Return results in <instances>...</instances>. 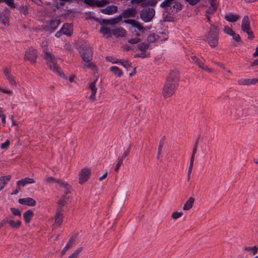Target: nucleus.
<instances>
[{"mask_svg":"<svg viewBox=\"0 0 258 258\" xmlns=\"http://www.w3.org/2000/svg\"><path fill=\"white\" fill-rule=\"evenodd\" d=\"M135 28L138 29L142 33H144L148 29H149V28H146V27H143L142 24L139 23H138L136 27Z\"/></svg>","mask_w":258,"mask_h":258,"instance_id":"obj_43","label":"nucleus"},{"mask_svg":"<svg viewBox=\"0 0 258 258\" xmlns=\"http://www.w3.org/2000/svg\"><path fill=\"white\" fill-rule=\"evenodd\" d=\"M202 70L209 73H212L213 72V70L212 69H210L207 66H205V65L204 66V67L202 68Z\"/></svg>","mask_w":258,"mask_h":258,"instance_id":"obj_63","label":"nucleus"},{"mask_svg":"<svg viewBox=\"0 0 258 258\" xmlns=\"http://www.w3.org/2000/svg\"><path fill=\"white\" fill-rule=\"evenodd\" d=\"M219 33V26L214 24H211L208 34L206 35V40L211 47H215L218 45Z\"/></svg>","mask_w":258,"mask_h":258,"instance_id":"obj_3","label":"nucleus"},{"mask_svg":"<svg viewBox=\"0 0 258 258\" xmlns=\"http://www.w3.org/2000/svg\"><path fill=\"white\" fill-rule=\"evenodd\" d=\"M231 36H232L233 39L234 40L235 42L238 43L242 42L240 35L238 34H236L234 32Z\"/></svg>","mask_w":258,"mask_h":258,"instance_id":"obj_42","label":"nucleus"},{"mask_svg":"<svg viewBox=\"0 0 258 258\" xmlns=\"http://www.w3.org/2000/svg\"><path fill=\"white\" fill-rule=\"evenodd\" d=\"M44 58L46 60L47 64L50 70L59 74L60 76L62 77H64V74L60 72V68H59L56 63V60L54 55L45 51L44 52Z\"/></svg>","mask_w":258,"mask_h":258,"instance_id":"obj_4","label":"nucleus"},{"mask_svg":"<svg viewBox=\"0 0 258 258\" xmlns=\"http://www.w3.org/2000/svg\"><path fill=\"white\" fill-rule=\"evenodd\" d=\"M194 160H195V158L190 157V163H189V165L188 166V171H189V172L192 171Z\"/></svg>","mask_w":258,"mask_h":258,"instance_id":"obj_55","label":"nucleus"},{"mask_svg":"<svg viewBox=\"0 0 258 258\" xmlns=\"http://www.w3.org/2000/svg\"><path fill=\"white\" fill-rule=\"evenodd\" d=\"M100 32L106 38H109L112 37L113 30L108 26H102L100 28Z\"/></svg>","mask_w":258,"mask_h":258,"instance_id":"obj_13","label":"nucleus"},{"mask_svg":"<svg viewBox=\"0 0 258 258\" xmlns=\"http://www.w3.org/2000/svg\"><path fill=\"white\" fill-rule=\"evenodd\" d=\"M19 203L20 204L29 206H34L36 204V201L31 198H26L19 199Z\"/></svg>","mask_w":258,"mask_h":258,"instance_id":"obj_15","label":"nucleus"},{"mask_svg":"<svg viewBox=\"0 0 258 258\" xmlns=\"http://www.w3.org/2000/svg\"><path fill=\"white\" fill-rule=\"evenodd\" d=\"M46 180L48 183H56L60 187H63L66 190V194H67L69 191L70 186L66 182L61 180V179H55L52 176H48L46 177Z\"/></svg>","mask_w":258,"mask_h":258,"instance_id":"obj_6","label":"nucleus"},{"mask_svg":"<svg viewBox=\"0 0 258 258\" xmlns=\"http://www.w3.org/2000/svg\"><path fill=\"white\" fill-rule=\"evenodd\" d=\"M164 144L159 143L158 148V153H157V158L159 159L160 156V154L162 152V149L163 147Z\"/></svg>","mask_w":258,"mask_h":258,"instance_id":"obj_53","label":"nucleus"},{"mask_svg":"<svg viewBox=\"0 0 258 258\" xmlns=\"http://www.w3.org/2000/svg\"><path fill=\"white\" fill-rule=\"evenodd\" d=\"M255 66H258V58L254 60L250 64L251 67H254Z\"/></svg>","mask_w":258,"mask_h":258,"instance_id":"obj_64","label":"nucleus"},{"mask_svg":"<svg viewBox=\"0 0 258 258\" xmlns=\"http://www.w3.org/2000/svg\"><path fill=\"white\" fill-rule=\"evenodd\" d=\"M8 14L6 13H0V21L2 24L6 25L8 24Z\"/></svg>","mask_w":258,"mask_h":258,"instance_id":"obj_30","label":"nucleus"},{"mask_svg":"<svg viewBox=\"0 0 258 258\" xmlns=\"http://www.w3.org/2000/svg\"><path fill=\"white\" fill-rule=\"evenodd\" d=\"M63 30V29H60L58 32H57L55 33V36L56 37H59L60 36H61V35L63 34V33H62Z\"/></svg>","mask_w":258,"mask_h":258,"instance_id":"obj_62","label":"nucleus"},{"mask_svg":"<svg viewBox=\"0 0 258 258\" xmlns=\"http://www.w3.org/2000/svg\"><path fill=\"white\" fill-rule=\"evenodd\" d=\"M174 2H175V0H165L160 3V6L164 8L170 7L171 5L174 3Z\"/></svg>","mask_w":258,"mask_h":258,"instance_id":"obj_31","label":"nucleus"},{"mask_svg":"<svg viewBox=\"0 0 258 258\" xmlns=\"http://www.w3.org/2000/svg\"><path fill=\"white\" fill-rule=\"evenodd\" d=\"M91 170L88 168H83L79 173V183L83 184L89 178Z\"/></svg>","mask_w":258,"mask_h":258,"instance_id":"obj_10","label":"nucleus"},{"mask_svg":"<svg viewBox=\"0 0 258 258\" xmlns=\"http://www.w3.org/2000/svg\"><path fill=\"white\" fill-rule=\"evenodd\" d=\"M241 30L243 32H247L251 30L249 17L245 16L242 20Z\"/></svg>","mask_w":258,"mask_h":258,"instance_id":"obj_12","label":"nucleus"},{"mask_svg":"<svg viewBox=\"0 0 258 258\" xmlns=\"http://www.w3.org/2000/svg\"><path fill=\"white\" fill-rule=\"evenodd\" d=\"M88 5L91 7H101L108 4L111 0H86Z\"/></svg>","mask_w":258,"mask_h":258,"instance_id":"obj_11","label":"nucleus"},{"mask_svg":"<svg viewBox=\"0 0 258 258\" xmlns=\"http://www.w3.org/2000/svg\"><path fill=\"white\" fill-rule=\"evenodd\" d=\"M95 85H96L95 81L92 82L90 85V89L91 91V95L90 96V98L93 100L95 99V95L97 92V88L96 87Z\"/></svg>","mask_w":258,"mask_h":258,"instance_id":"obj_26","label":"nucleus"},{"mask_svg":"<svg viewBox=\"0 0 258 258\" xmlns=\"http://www.w3.org/2000/svg\"><path fill=\"white\" fill-rule=\"evenodd\" d=\"M81 57L84 61L83 68H87L92 71H96V66L91 62L93 56V51L89 46L85 47L80 52Z\"/></svg>","mask_w":258,"mask_h":258,"instance_id":"obj_2","label":"nucleus"},{"mask_svg":"<svg viewBox=\"0 0 258 258\" xmlns=\"http://www.w3.org/2000/svg\"><path fill=\"white\" fill-rule=\"evenodd\" d=\"M10 145V142L9 140H7L4 143L1 145V148L4 150H7L8 149Z\"/></svg>","mask_w":258,"mask_h":258,"instance_id":"obj_46","label":"nucleus"},{"mask_svg":"<svg viewBox=\"0 0 258 258\" xmlns=\"http://www.w3.org/2000/svg\"><path fill=\"white\" fill-rule=\"evenodd\" d=\"M123 22H124L125 23H127V24H131L132 26V27H134V28L136 27V26L137 25V24L139 23V22H138L137 21H136L134 19H126V20H124Z\"/></svg>","mask_w":258,"mask_h":258,"instance_id":"obj_40","label":"nucleus"},{"mask_svg":"<svg viewBox=\"0 0 258 258\" xmlns=\"http://www.w3.org/2000/svg\"><path fill=\"white\" fill-rule=\"evenodd\" d=\"M11 179V176H5L0 177V191L2 190L5 185L7 184L8 181Z\"/></svg>","mask_w":258,"mask_h":258,"instance_id":"obj_24","label":"nucleus"},{"mask_svg":"<svg viewBox=\"0 0 258 258\" xmlns=\"http://www.w3.org/2000/svg\"><path fill=\"white\" fill-rule=\"evenodd\" d=\"M37 50L32 48H28L25 52V59L34 63L37 57Z\"/></svg>","mask_w":258,"mask_h":258,"instance_id":"obj_7","label":"nucleus"},{"mask_svg":"<svg viewBox=\"0 0 258 258\" xmlns=\"http://www.w3.org/2000/svg\"><path fill=\"white\" fill-rule=\"evenodd\" d=\"M257 83L256 78L253 79H241L238 80V84L239 85H249L255 84Z\"/></svg>","mask_w":258,"mask_h":258,"instance_id":"obj_16","label":"nucleus"},{"mask_svg":"<svg viewBox=\"0 0 258 258\" xmlns=\"http://www.w3.org/2000/svg\"><path fill=\"white\" fill-rule=\"evenodd\" d=\"M149 54L148 55H147L146 54V51H141V53L136 54L134 57H141L142 58H144L146 57H149Z\"/></svg>","mask_w":258,"mask_h":258,"instance_id":"obj_45","label":"nucleus"},{"mask_svg":"<svg viewBox=\"0 0 258 258\" xmlns=\"http://www.w3.org/2000/svg\"><path fill=\"white\" fill-rule=\"evenodd\" d=\"M155 15V11L153 8L144 9L140 12V18L144 22H149L152 21Z\"/></svg>","mask_w":258,"mask_h":258,"instance_id":"obj_5","label":"nucleus"},{"mask_svg":"<svg viewBox=\"0 0 258 258\" xmlns=\"http://www.w3.org/2000/svg\"><path fill=\"white\" fill-rule=\"evenodd\" d=\"M122 17H123V16L121 14L116 17L114 18V19H113L114 24H117V23H119L120 21H121L122 20Z\"/></svg>","mask_w":258,"mask_h":258,"instance_id":"obj_56","label":"nucleus"},{"mask_svg":"<svg viewBox=\"0 0 258 258\" xmlns=\"http://www.w3.org/2000/svg\"><path fill=\"white\" fill-rule=\"evenodd\" d=\"M248 35V39L249 40H252L254 38V36L253 35V32L250 30H249L247 32H245Z\"/></svg>","mask_w":258,"mask_h":258,"instance_id":"obj_58","label":"nucleus"},{"mask_svg":"<svg viewBox=\"0 0 258 258\" xmlns=\"http://www.w3.org/2000/svg\"><path fill=\"white\" fill-rule=\"evenodd\" d=\"M244 249L246 251H251V253L254 255L257 252L258 247L256 245L253 246H247L245 247Z\"/></svg>","mask_w":258,"mask_h":258,"instance_id":"obj_37","label":"nucleus"},{"mask_svg":"<svg viewBox=\"0 0 258 258\" xmlns=\"http://www.w3.org/2000/svg\"><path fill=\"white\" fill-rule=\"evenodd\" d=\"M10 210L14 215L21 216V213L18 209L11 208Z\"/></svg>","mask_w":258,"mask_h":258,"instance_id":"obj_48","label":"nucleus"},{"mask_svg":"<svg viewBox=\"0 0 258 258\" xmlns=\"http://www.w3.org/2000/svg\"><path fill=\"white\" fill-rule=\"evenodd\" d=\"M141 39L138 37L132 38L128 40V42L131 44H137L141 42Z\"/></svg>","mask_w":258,"mask_h":258,"instance_id":"obj_51","label":"nucleus"},{"mask_svg":"<svg viewBox=\"0 0 258 258\" xmlns=\"http://www.w3.org/2000/svg\"><path fill=\"white\" fill-rule=\"evenodd\" d=\"M217 10V7H209L208 9L206 10V13L207 15L209 14H213Z\"/></svg>","mask_w":258,"mask_h":258,"instance_id":"obj_47","label":"nucleus"},{"mask_svg":"<svg viewBox=\"0 0 258 258\" xmlns=\"http://www.w3.org/2000/svg\"><path fill=\"white\" fill-rule=\"evenodd\" d=\"M150 45L145 42H142L138 44V47L141 51H146L149 48Z\"/></svg>","mask_w":258,"mask_h":258,"instance_id":"obj_34","label":"nucleus"},{"mask_svg":"<svg viewBox=\"0 0 258 258\" xmlns=\"http://www.w3.org/2000/svg\"><path fill=\"white\" fill-rule=\"evenodd\" d=\"M131 3L132 4H140L143 8H145L147 6H155L158 1L157 0H131Z\"/></svg>","mask_w":258,"mask_h":258,"instance_id":"obj_8","label":"nucleus"},{"mask_svg":"<svg viewBox=\"0 0 258 258\" xmlns=\"http://www.w3.org/2000/svg\"><path fill=\"white\" fill-rule=\"evenodd\" d=\"M74 242L75 239L74 238H71L70 239L69 242L66 245L61 251V254L62 255L64 254L69 249L73 247Z\"/></svg>","mask_w":258,"mask_h":258,"instance_id":"obj_25","label":"nucleus"},{"mask_svg":"<svg viewBox=\"0 0 258 258\" xmlns=\"http://www.w3.org/2000/svg\"><path fill=\"white\" fill-rule=\"evenodd\" d=\"M99 23L101 25L107 26L108 25L113 26V18L110 19H101L99 22Z\"/></svg>","mask_w":258,"mask_h":258,"instance_id":"obj_33","label":"nucleus"},{"mask_svg":"<svg viewBox=\"0 0 258 258\" xmlns=\"http://www.w3.org/2000/svg\"><path fill=\"white\" fill-rule=\"evenodd\" d=\"M0 91L4 93L7 94L10 96L13 94V92L12 91L9 89L3 88L1 87H0Z\"/></svg>","mask_w":258,"mask_h":258,"instance_id":"obj_52","label":"nucleus"},{"mask_svg":"<svg viewBox=\"0 0 258 258\" xmlns=\"http://www.w3.org/2000/svg\"><path fill=\"white\" fill-rule=\"evenodd\" d=\"M159 38V35H156L155 33H152L147 37V40L149 43H154Z\"/></svg>","mask_w":258,"mask_h":258,"instance_id":"obj_32","label":"nucleus"},{"mask_svg":"<svg viewBox=\"0 0 258 258\" xmlns=\"http://www.w3.org/2000/svg\"><path fill=\"white\" fill-rule=\"evenodd\" d=\"M66 199V196H64L62 199L58 200L57 202V204L58 205V206H61L62 208H63V206L66 204L67 202Z\"/></svg>","mask_w":258,"mask_h":258,"instance_id":"obj_50","label":"nucleus"},{"mask_svg":"<svg viewBox=\"0 0 258 258\" xmlns=\"http://www.w3.org/2000/svg\"><path fill=\"white\" fill-rule=\"evenodd\" d=\"M114 35L118 37H124L126 34V31L122 28H114Z\"/></svg>","mask_w":258,"mask_h":258,"instance_id":"obj_21","label":"nucleus"},{"mask_svg":"<svg viewBox=\"0 0 258 258\" xmlns=\"http://www.w3.org/2000/svg\"><path fill=\"white\" fill-rule=\"evenodd\" d=\"M120 63L122 66H123L127 71H131L133 68L132 66V63L124 59H119V60L115 61L114 60V63Z\"/></svg>","mask_w":258,"mask_h":258,"instance_id":"obj_18","label":"nucleus"},{"mask_svg":"<svg viewBox=\"0 0 258 258\" xmlns=\"http://www.w3.org/2000/svg\"><path fill=\"white\" fill-rule=\"evenodd\" d=\"M35 183V180L33 178L29 177H25L21 180L17 181V186L18 187L25 186L28 184Z\"/></svg>","mask_w":258,"mask_h":258,"instance_id":"obj_14","label":"nucleus"},{"mask_svg":"<svg viewBox=\"0 0 258 258\" xmlns=\"http://www.w3.org/2000/svg\"><path fill=\"white\" fill-rule=\"evenodd\" d=\"M239 18V15H234L232 13H229L225 16V19L226 21L232 23L236 22Z\"/></svg>","mask_w":258,"mask_h":258,"instance_id":"obj_19","label":"nucleus"},{"mask_svg":"<svg viewBox=\"0 0 258 258\" xmlns=\"http://www.w3.org/2000/svg\"><path fill=\"white\" fill-rule=\"evenodd\" d=\"M113 72L114 74L116 75L118 77H120L123 74L122 71L116 66L113 67Z\"/></svg>","mask_w":258,"mask_h":258,"instance_id":"obj_44","label":"nucleus"},{"mask_svg":"<svg viewBox=\"0 0 258 258\" xmlns=\"http://www.w3.org/2000/svg\"><path fill=\"white\" fill-rule=\"evenodd\" d=\"M4 74L5 75L6 78L8 79L11 85H15L16 82L14 80L13 77H12L10 75V70H9V69L5 68L4 69Z\"/></svg>","mask_w":258,"mask_h":258,"instance_id":"obj_20","label":"nucleus"},{"mask_svg":"<svg viewBox=\"0 0 258 258\" xmlns=\"http://www.w3.org/2000/svg\"><path fill=\"white\" fill-rule=\"evenodd\" d=\"M183 215V213L181 212H174L171 214V217L174 219H177Z\"/></svg>","mask_w":258,"mask_h":258,"instance_id":"obj_41","label":"nucleus"},{"mask_svg":"<svg viewBox=\"0 0 258 258\" xmlns=\"http://www.w3.org/2000/svg\"><path fill=\"white\" fill-rule=\"evenodd\" d=\"M137 14V10L135 8H130L125 10L122 13L123 17L128 18L134 17Z\"/></svg>","mask_w":258,"mask_h":258,"instance_id":"obj_17","label":"nucleus"},{"mask_svg":"<svg viewBox=\"0 0 258 258\" xmlns=\"http://www.w3.org/2000/svg\"><path fill=\"white\" fill-rule=\"evenodd\" d=\"M174 5L172 6V8L174 9H176V13H178L179 11H181L182 9V5L180 3L178 2H174Z\"/></svg>","mask_w":258,"mask_h":258,"instance_id":"obj_38","label":"nucleus"},{"mask_svg":"<svg viewBox=\"0 0 258 258\" xmlns=\"http://www.w3.org/2000/svg\"><path fill=\"white\" fill-rule=\"evenodd\" d=\"M8 223L12 228L15 229H18L21 225V221L20 220L15 221L13 220L8 219Z\"/></svg>","mask_w":258,"mask_h":258,"instance_id":"obj_29","label":"nucleus"},{"mask_svg":"<svg viewBox=\"0 0 258 258\" xmlns=\"http://www.w3.org/2000/svg\"><path fill=\"white\" fill-rule=\"evenodd\" d=\"M83 247H80L77 249L68 258H77L79 253L82 251Z\"/></svg>","mask_w":258,"mask_h":258,"instance_id":"obj_39","label":"nucleus"},{"mask_svg":"<svg viewBox=\"0 0 258 258\" xmlns=\"http://www.w3.org/2000/svg\"><path fill=\"white\" fill-rule=\"evenodd\" d=\"M101 12L105 14H112L113 13V5H110L105 9H102Z\"/></svg>","mask_w":258,"mask_h":258,"instance_id":"obj_36","label":"nucleus"},{"mask_svg":"<svg viewBox=\"0 0 258 258\" xmlns=\"http://www.w3.org/2000/svg\"><path fill=\"white\" fill-rule=\"evenodd\" d=\"M125 196H123L120 201L117 202V207L116 210V212L119 213L121 209L122 208L123 205L125 202Z\"/></svg>","mask_w":258,"mask_h":258,"instance_id":"obj_35","label":"nucleus"},{"mask_svg":"<svg viewBox=\"0 0 258 258\" xmlns=\"http://www.w3.org/2000/svg\"><path fill=\"white\" fill-rule=\"evenodd\" d=\"M198 146V145L194 144V147L192 149V154H191V157H193V158L195 157V155L197 151Z\"/></svg>","mask_w":258,"mask_h":258,"instance_id":"obj_59","label":"nucleus"},{"mask_svg":"<svg viewBox=\"0 0 258 258\" xmlns=\"http://www.w3.org/2000/svg\"><path fill=\"white\" fill-rule=\"evenodd\" d=\"M195 202V199L192 197H190L188 200L185 202L183 207L184 210H188L190 209Z\"/></svg>","mask_w":258,"mask_h":258,"instance_id":"obj_23","label":"nucleus"},{"mask_svg":"<svg viewBox=\"0 0 258 258\" xmlns=\"http://www.w3.org/2000/svg\"><path fill=\"white\" fill-rule=\"evenodd\" d=\"M63 209L61 206H58L56 211L55 215V224L60 226L63 221Z\"/></svg>","mask_w":258,"mask_h":258,"instance_id":"obj_9","label":"nucleus"},{"mask_svg":"<svg viewBox=\"0 0 258 258\" xmlns=\"http://www.w3.org/2000/svg\"><path fill=\"white\" fill-rule=\"evenodd\" d=\"M122 47L123 50L126 51H128L131 50L133 49V47H132L130 46H128L127 45H124L122 46Z\"/></svg>","mask_w":258,"mask_h":258,"instance_id":"obj_60","label":"nucleus"},{"mask_svg":"<svg viewBox=\"0 0 258 258\" xmlns=\"http://www.w3.org/2000/svg\"><path fill=\"white\" fill-rule=\"evenodd\" d=\"M179 78L176 73H172L167 78L164 85L162 95L165 98L171 97L178 86Z\"/></svg>","mask_w":258,"mask_h":258,"instance_id":"obj_1","label":"nucleus"},{"mask_svg":"<svg viewBox=\"0 0 258 258\" xmlns=\"http://www.w3.org/2000/svg\"><path fill=\"white\" fill-rule=\"evenodd\" d=\"M5 2L11 8H14L15 7L14 0H5Z\"/></svg>","mask_w":258,"mask_h":258,"instance_id":"obj_54","label":"nucleus"},{"mask_svg":"<svg viewBox=\"0 0 258 258\" xmlns=\"http://www.w3.org/2000/svg\"><path fill=\"white\" fill-rule=\"evenodd\" d=\"M122 161H120L119 160H117V163L116 164V166H115V170L116 171H117L119 170V169L120 166L122 165Z\"/></svg>","mask_w":258,"mask_h":258,"instance_id":"obj_61","label":"nucleus"},{"mask_svg":"<svg viewBox=\"0 0 258 258\" xmlns=\"http://www.w3.org/2000/svg\"><path fill=\"white\" fill-rule=\"evenodd\" d=\"M61 29H63L62 33L67 36H70L72 34V27L71 25L68 24H66L63 25Z\"/></svg>","mask_w":258,"mask_h":258,"instance_id":"obj_22","label":"nucleus"},{"mask_svg":"<svg viewBox=\"0 0 258 258\" xmlns=\"http://www.w3.org/2000/svg\"><path fill=\"white\" fill-rule=\"evenodd\" d=\"M60 24V21L58 20H51L48 23V28L52 30H55Z\"/></svg>","mask_w":258,"mask_h":258,"instance_id":"obj_28","label":"nucleus"},{"mask_svg":"<svg viewBox=\"0 0 258 258\" xmlns=\"http://www.w3.org/2000/svg\"><path fill=\"white\" fill-rule=\"evenodd\" d=\"M33 216V213L30 210H27L24 213L23 217L26 223H29L30 222Z\"/></svg>","mask_w":258,"mask_h":258,"instance_id":"obj_27","label":"nucleus"},{"mask_svg":"<svg viewBox=\"0 0 258 258\" xmlns=\"http://www.w3.org/2000/svg\"><path fill=\"white\" fill-rule=\"evenodd\" d=\"M195 63L198 66V67L202 69L204 67V63L199 58L198 59H196V61H195Z\"/></svg>","mask_w":258,"mask_h":258,"instance_id":"obj_57","label":"nucleus"},{"mask_svg":"<svg viewBox=\"0 0 258 258\" xmlns=\"http://www.w3.org/2000/svg\"><path fill=\"white\" fill-rule=\"evenodd\" d=\"M224 31L225 33L230 36L234 33V31L232 30V29L228 26H225L224 27Z\"/></svg>","mask_w":258,"mask_h":258,"instance_id":"obj_49","label":"nucleus"}]
</instances>
